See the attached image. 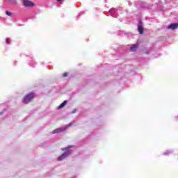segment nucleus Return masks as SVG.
I'll use <instances>...</instances> for the list:
<instances>
[{
    "instance_id": "423d86ee",
    "label": "nucleus",
    "mask_w": 178,
    "mask_h": 178,
    "mask_svg": "<svg viewBox=\"0 0 178 178\" xmlns=\"http://www.w3.org/2000/svg\"><path fill=\"white\" fill-rule=\"evenodd\" d=\"M138 31L139 32V33L140 34H144V27L143 26V25L141 24V22H140L138 24Z\"/></svg>"
},
{
    "instance_id": "ddd939ff",
    "label": "nucleus",
    "mask_w": 178,
    "mask_h": 178,
    "mask_svg": "<svg viewBox=\"0 0 178 178\" xmlns=\"http://www.w3.org/2000/svg\"><path fill=\"white\" fill-rule=\"evenodd\" d=\"M56 1H58V2H60V1H62V0H56Z\"/></svg>"
},
{
    "instance_id": "20e7f679",
    "label": "nucleus",
    "mask_w": 178,
    "mask_h": 178,
    "mask_svg": "<svg viewBox=\"0 0 178 178\" xmlns=\"http://www.w3.org/2000/svg\"><path fill=\"white\" fill-rule=\"evenodd\" d=\"M23 4L26 7L34 6V3H33V1H31L30 0H23Z\"/></svg>"
},
{
    "instance_id": "0eeeda50",
    "label": "nucleus",
    "mask_w": 178,
    "mask_h": 178,
    "mask_svg": "<svg viewBox=\"0 0 178 178\" xmlns=\"http://www.w3.org/2000/svg\"><path fill=\"white\" fill-rule=\"evenodd\" d=\"M138 44H134L131 48L130 51L131 52H136L137 51V48H138Z\"/></svg>"
},
{
    "instance_id": "9d476101",
    "label": "nucleus",
    "mask_w": 178,
    "mask_h": 178,
    "mask_svg": "<svg viewBox=\"0 0 178 178\" xmlns=\"http://www.w3.org/2000/svg\"><path fill=\"white\" fill-rule=\"evenodd\" d=\"M6 15H7V16H12V13H10V12L6 10Z\"/></svg>"
},
{
    "instance_id": "1a4fd4ad",
    "label": "nucleus",
    "mask_w": 178,
    "mask_h": 178,
    "mask_svg": "<svg viewBox=\"0 0 178 178\" xmlns=\"http://www.w3.org/2000/svg\"><path fill=\"white\" fill-rule=\"evenodd\" d=\"M8 2L12 5H16L17 3L16 0H8Z\"/></svg>"
},
{
    "instance_id": "9b49d317",
    "label": "nucleus",
    "mask_w": 178,
    "mask_h": 178,
    "mask_svg": "<svg viewBox=\"0 0 178 178\" xmlns=\"http://www.w3.org/2000/svg\"><path fill=\"white\" fill-rule=\"evenodd\" d=\"M6 44H10V39H9L8 38H7L6 39Z\"/></svg>"
},
{
    "instance_id": "7ed1b4c3",
    "label": "nucleus",
    "mask_w": 178,
    "mask_h": 178,
    "mask_svg": "<svg viewBox=\"0 0 178 178\" xmlns=\"http://www.w3.org/2000/svg\"><path fill=\"white\" fill-rule=\"evenodd\" d=\"M70 154H72V153L70 151H67V152H64L63 154H61L60 156H58V161H63V159H65V158H67V156H69V155H70Z\"/></svg>"
},
{
    "instance_id": "f257e3e1",
    "label": "nucleus",
    "mask_w": 178,
    "mask_h": 178,
    "mask_svg": "<svg viewBox=\"0 0 178 178\" xmlns=\"http://www.w3.org/2000/svg\"><path fill=\"white\" fill-rule=\"evenodd\" d=\"M35 97V94H34V92H31L26 95L23 99V103L29 104V102H31V101L34 99Z\"/></svg>"
},
{
    "instance_id": "f03ea898",
    "label": "nucleus",
    "mask_w": 178,
    "mask_h": 178,
    "mask_svg": "<svg viewBox=\"0 0 178 178\" xmlns=\"http://www.w3.org/2000/svg\"><path fill=\"white\" fill-rule=\"evenodd\" d=\"M70 126H72V124H69L66 127H60V128H57V129H54L52 131V134L63 133V131H65V130H67V129H69V127H70Z\"/></svg>"
},
{
    "instance_id": "39448f33",
    "label": "nucleus",
    "mask_w": 178,
    "mask_h": 178,
    "mask_svg": "<svg viewBox=\"0 0 178 178\" xmlns=\"http://www.w3.org/2000/svg\"><path fill=\"white\" fill-rule=\"evenodd\" d=\"M178 27L177 23L171 24L168 26V30H176Z\"/></svg>"
},
{
    "instance_id": "f8f14e48",
    "label": "nucleus",
    "mask_w": 178,
    "mask_h": 178,
    "mask_svg": "<svg viewBox=\"0 0 178 178\" xmlns=\"http://www.w3.org/2000/svg\"><path fill=\"white\" fill-rule=\"evenodd\" d=\"M69 76V74L67 72H65L63 74V77H67Z\"/></svg>"
},
{
    "instance_id": "6e6552de",
    "label": "nucleus",
    "mask_w": 178,
    "mask_h": 178,
    "mask_svg": "<svg viewBox=\"0 0 178 178\" xmlns=\"http://www.w3.org/2000/svg\"><path fill=\"white\" fill-rule=\"evenodd\" d=\"M66 104H67V102L66 100H65L59 106H58V109H62V108H65V106H66Z\"/></svg>"
}]
</instances>
